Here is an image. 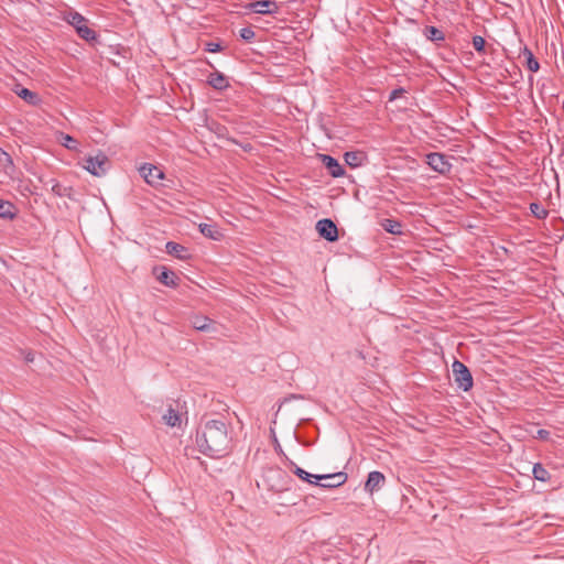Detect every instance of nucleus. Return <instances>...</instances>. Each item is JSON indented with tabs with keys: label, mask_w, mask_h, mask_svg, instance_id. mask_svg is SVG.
Segmentation results:
<instances>
[{
	"label": "nucleus",
	"mask_w": 564,
	"mask_h": 564,
	"mask_svg": "<svg viewBox=\"0 0 564 564\" xmlns=\"http://www.w3.org/2000/svg\"><path fill=\"white\" fill-rule=\"evenodd\" d=\"M166 251H167V253L173 254L180 259H185L187 257V250L183 246H181L176 242H172V241L167 242Z\"/></svg>",
	"instance_id": "18"
},
{
	"label": "nucleus",
	"mask_w": 564,
	"mask_h": 564,
	"mask_svg": "<svg viewBox=\"0 0 564 564\" xmlns=\"http://www.w3.org/2000/svg\"><path fill=\"white\" fill-rule=\"evenodd\" d=\"M427 164L436 172L445 173L449 170V163L443 154L431 153L427 155Z\"/></svg>",
	"instance_id": "9"
},
{
	"label": "nucleus",
	"mask_w": 564,
	"mask_h": 564,
	"mask_svg": "<svg viewBox=\"0 0 564 564\" xmlns=\"http://www.w3.org/2000/svg\"><path fill=\"white\" fill-rule=\"evenodd\" d=\"M196 445L203 454L210 457L226 456L230 451L231 438L225 422L219 420L206 422L196 435Z\"/></svg>",
	"instance_id": "1"
},
{
	"label": "nucleus",
	"mask_w": 564,
	"mask_h": 564,
	"mask_svg": "<svg viewBox=\"0 0 564 564\" xmlns=\"http://www.w3.org/2000/svg\"><path fill=\"white\" fill-rule=\"evenodd\" d=\"M57 140L66 149L76 151L78 153L82 152L78 142L73 137L65 133H59Z\"/></svg>",
	"instance_id": "15"
},
{
	"label": "nucleus",
	"mask_w": 564,
	"mask_h": 564,
	"mask_svg": "<svg viewBox=\"0 0 564 564\" xmlns=\"http://www.w3.org/2000/svg\"><path fill=\"white\" fill-rule=\"evenodd\" d=\"M425 35L431 41H442L444 39L443 33L435 26H427L425 29Z\"/></svg>",
	"instance_id": "23"
},
{
	"label": "nucleus",
	"mask_w": 564,
	"mask_h": 564,
	"mask_svg": "<svg viewBox=\"0 0 564 564\" xmlns=\"http://www.w3.org/2000/svg\"><path fill=\"white\" fill-rule=\"evenodd\" d=\"M192 325L197 330H210L214 329V323L206 316H194L192 318Z\"/></svg>",
	"instance_id": "14"
},
{
	"label": "nucleus",
	"mask_w": 564,
	"mask_h": 564,
	"mask_svg": "<svg viewBox=\"0 0 564 564\" xmlns=\"http://www.w3.org/2000/svg\"><path fill=\"white\" fill-rule=\"evenodd\" d=\"M156 279L166 286H175L177 280L174 272L167 270L166 268H161L159 270Z\"/></svg>",
	"instance_id": "13"
},
{
	"label": "nucleus",
	"mask_w": 564,
	"mask_h": 564,
	"mask_svg": "<svg viewBox=\"0 0 564 564\" xmlns=\"http://www.w3.org/2000/svg\"><path fill=\"white\" fill-rule=\"evenodd\" d=\"M538 436H539L540 438H546V437L549 436V432H547V431H545V430H539V431H538Z\"/></svg>",
	"instance_id": "31"
},
{
	"label": "nucleus",
	"mask_w": 564,
	"mask_h": 564,
	"mask_svg": "<svg viewBox=\"0 0 564 564\" xmlns=\"http://www.w3.org/2000/svg\"><path fill=\"white\" fill-rule=\"evenodd\" d=\"M78 165L93 176L101 177L107 174L110 161L102 151H97L95 154H89L79 161Z\"/></svg>",
	"instance_id": "2"
},
{
	"label": "nucleus",
	"mask_w": 564,
	"mask_h": 564,
	"mask_svg": "<svg viewBox=\"0 0 564 564\" xmlns=\"http://www.w3.org/2000/svg\"><path fill=\"white\" fill-rule=\"evenodd\" d=\"M345 161L350 166H359L362 161V155L358 152H347L345 154Z\"/></svg>",
	"instance_id": "22"
},
{
	"label": "nucleus",
	"mask_w": 564,
	"mask_h": 564,
	"mask_svg": "<svg viewBox=\"0 0 564 564\" xmlns=\"http://www.w3.org/2000/svg\"><path fill=\"white\" fill-rule=\"evenodd\" d=\"M163 421L172 427L178 426L182 422L181 415L172 408H169L163 414Z\"/></svg>",
	"instance_id": "17"
},
{
	"label": "nucleus",
	"mask_w": 564,
	"mask_h": 564,
	"mask_svg": "<svg viewBox=\"0 0 564 564\" xmlns=\"http://www.w3.org/2000/svg\"><path fill=\"white\" fill-rule=\"evenodd\" d=\"M316 229L319 236L328 241H335L338 238L337 227L330 219L317 221Z\"/></svg>",
	"instance_id": "6"
},
{
	"label": "nucleus",
	"mask_w": 564,
	"mask_h": 564,
	"mask_svg": "<svg viewBox=\"0 0 564 564\" xmlns=\"http://www.w3.org/2000/svg\"><path fill=\"white\" fill-rule=\"evenodd\" d=\"M65 20L75 28L82 39L86 41L95 40V31L88 26L87 20L82 14L77 12H69L65 15Z\"/></svg>",
	"instance_id": "3"
},
{
	"label": "nucleus",
	"mask_w": 564,
	"mask_h": 564,
	"mask_svg": "<svg viewBox=\"0 0 564 564\" xmlns=\"http://www.w3.org/2000/svg\"><path fill=\"white\" fill-rule=\"evenodd\" d=\"M218 48H219L218 44H209L208 51L216 52V51H218Z\"/></svg>",
	"instance_id": "33"
},
{
	"label": "nucleus",
	"mask_w": 564,
	"mask_h": 564,
	"mask_svg": "<svg viewBox=\"0 0 564 564\" xmlns=\"http://www.w3.org/2000/svg\"><path fill=\"white\" fill-rule=\"evenodd\" d=\"M24 359L26 362H32V361H34V355L32 352H26L24 355Z\"/></svg>",
	"instance_id": "30"
},
{
	"label": "nucleus",
	"mask_w": 564,
	"mask_h": 564,
	"mask_svg": "<svg viewBox=\"0 0 564 564\" xmlns=\"http://www.w3.org/2000/svg\"><path fill=\"white\" fill-rule=\"evenodd\" d=\"M250 9L259 14H272L278 11V4L271 0L254 1L249 4Z\"/></svg>",
	"instance_id": "7"
},
{
	"label": "nucleus",
	"mask_w": 564,
	"mask_h": 564,
	"mask_svg": "<svg viewBox=\"0 0 564 564\" xmlns=\"http://www.w3.org/2000/svg\"><path fill=\"white\" fill-rule=\"evenodd\" d=\"M208 84L215 89H225L228 86L227 78L220 73H213L208 77Z\"/></svg>",
	"instance_id": "16"
},
{
	"label": "nucleus",
	"mask_w": 564,
	"mask_h": 564,
	"mask_svg": "<svg viewBox=\"0 0 564 564\" xmlns=\"http://www.w3.org/2000/svg\"><path fill=\"white\" fill-rule=\"evenodd\" d=\"M240 36L243 40L250 41L254 37V32L250 28H243L240 30Z\"/></svg>",
	"instance_id": "29"
},
{
	"label": "nucleus",
	"mask_w": 564,
	"mask_h": 564,
	"mask_svg": "<svg viewBox=\"0 0 564 564\" xmlns=\"http://www.w3.org/2000/svg\"><path fill=\"white\" fill-rule=\"evenodd\" d=\"M454 379L458 387L464 391H468L473 387V378L468 368L460 361H454L452 365Z\"/></svg>",
	"instance_id": "4"
},
{
	"label": "nucleus",
	"mask_w": 564,
	"mask_h": 564,
	"mask_svg": "<svg viewBox=\"0 0 564 564\" xmlns=\"http://www.w3.org/2000/svg\"><path fill=\"white\" fill-rule=\"evenodd\" d=\"M530 209L532 214L540 219L545 218L547 215V210L536 203H532Z\"/></svg>",
	"instance_id": "26"
},
{
	"label": "nucleus",
	"mask_w": 564,
	"mask_h": 564,
	"mask_svg": "<svg viewBox=\"0 0 564 564\" xmlns=\"http://www.w3.org/2000/svg\"><path fill=\"white\" fill-rule=\"evenodd\" d=\"M533 475L535 479L541 481H546L549 479L547 470L540 464L534 465Z\"/></svg>",
	"instance_id": "24"
},
{
	"label": "nucleus",
	"mask_w": 564,
	"mask_h": 564,
	"mask_svg": "<svg viewBox=\"0 0 564 564\" xmlns=\"http://www.w3.org/2000/svg\"><path fill=\"white\" fill-rule=\"evenodd\" d=\"M384 476L380 471H371L368 475V479L365 484V490L369 494H373L376 490L380 489L384 484Z\"/></svg>",
	"instance_id": "8"
},
{
	"label": "nucleus",
	"mask_w": 564,
	"mask_h": 564,
	"mask_svg": "<svg viewBox=\"0 0 564 564\" xmlns=\"http://www.w3.org/2000/svg\"><path fill=\"white\" fill-rule=\"evenodd\" d=\"M322 161L334 177H338L344 174V169L336 159L329 155H323Z\"/></svg>",
	"instance_id": "11"
},
{
	"label": "nucleus",
	"mask_w": 564,
	"mask_h": 564,
	"mask_svg": "<svg viewBox=\"0 0 564 564\" xmlns=\"http://www.w3.org/2000/svg\"><path fill=\"white\" fill-rule=\"evenodd\" d=\"M400 94H402V90H393L390 96V100L395 99Z\"/></svg>",
	"instance_id": "32"
},
{
	"label": "nucleus",
	"mask_w": 564,
	"mask_h": 564,
	"mask_svg": "<svg viewBox=\"0 0 564 564\" xmlns=\"http://www.w3.org/2000/svg\"><path fill=\"white\" fill-rule=\"evenodd\" d=\"M473 46L476 51L481 52L485 47V40L481 36H474Z\"/></svg>",
	"instance_id": "28"
},
{
	"label": "nucleus",
	"mask_w": 564,
	"mask_h": 564,
	"mask_svg": "<svg viewBox=\"0 0 564 564\" xmlns=\"http://www.w3.org/2000/svg\"><path fill=\"white\" fill-rule=\"evenodd\" d=\"M382 227L384 228L386 231L391 232V234H400L401 232L400 224L394 220H391V219H384V221L382 223Z\"/></svg>",
	"instance_id": "25"
},
{
	"label": "nucleus",
	"mask_w": 564,
	"mask_h": 564,
	"mask_svg": "<svg viewBox=\"0 0 564 564\" xmlns=\"http://www.w3.org/2000/svg\"><path fill=\"white\" fill-rule=\"evenodd\" d=\"M293 471L299 478H301L302 480H305L310 484H315L317 481L318 475L310 474L306 470H304L297 466L294 467Z\"/></svg>",
	"instance_id": "21"
},
{
	"label": "nucleus",
	"mask_w": 564,
	"mask_h": 564,
	"mask_svg": "<svg viewBox=\"0 0 564 564\" xmlns=\"http://www.w3.org/2000/svg\"><path fill=\"white\" fill-rule=\"evenodd\" d=\"M198 228L202 235L213 240H220L224 236L215 225L199 224Z\"/></svg>",
	"instance_id": "12"
},
{
	"label": "nucleus",
	"mask_w": 564,
	"mask_h": 564,
	"mask_svg": "<svg viewBox=\"0 0 564 564\" xmlns=\"http://www.w3.org/2000/svg\"><path fill=\"white\" fill-rule=\"evenodd\" d=\"M139 172L144 181L151 186H159L164 180V172L153 164H143L140 166Z\"/></svg>",
	"instance_id": "5"
},
{
	"label": "nucleus",
	"mask_w": 564,
	"mask_h": 564,
	"mask_svg": "<svg viewBox=\"0 0 564 564\" xmlns=\"http://www.w3.org/2000/svg\"><path fill=\"white\" fill-rule=\"evenodd\" d=\"M18 96L31 105H36L40 100L36 94L26 88L20 89Z\"/></svg>",
	"instance_id": "20"
},
{
	"label": "nucleus",
	"mask_w": 564,
	"mask_h": 564,
	"mask_svg": "<svg viewBox=\"0 0 564 564\" xmlns=\"http://www.w3.org/2000/svg\"><path fill=\"white\" fill-rule=\"evenodd\" d=\"M317 480H323L321 484L324 488H334L343 485L346 480V476L343 473L318 475Z\"/></svg>",
	"instance_id": "10"
},
{
	"label": "nucleus",
	"mask_w": 564,
	"mask_h": 564,
	"mask_svg": "<svg viewBox=\"0 0 564 564\" xmlns=\"http://www.w3.org/2000/svg\"><path fill=\"white\" fill-rule=\"evenodd\" d=\"M17 214V208L9 202L0 200V217L12 219Z\"/></svg>",
	"instance_id": "19"
},
{
	"label": "nucleus",
	"mask_w": 564,
	"mask_h": 564,
	"mask_svg": "<svg viewBox=\"0 0 564 564\" xmlns=\"http://www.w3.org/2000/svg\"><path fill=\"white\" fill-rule=\"evenodd\" d=\"M527 55H528V58H527V62H528V68L531 70V72H538L539 70V63L538 61L533 57L532 53L531 52H527Z\"/></svg>",
	"instance_id": "27"
}]
</instances>
